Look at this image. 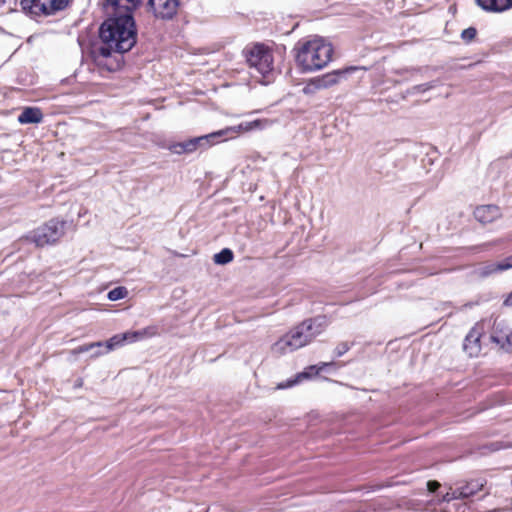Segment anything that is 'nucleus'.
I'll list each match as a JSON object with an SVG mask.
<instances>
[{"instance_id": "obj_6", "label": "nucleus", "mask_w": 512, "mask_h": 512, "mask_svg": "<svg viewBox=\"0 0 512 512\" xmlns=\"http://www.w3.org/2000/svg\"><path fill=\"white\" fill-rule=\"evenodd\" d=\"M368 68L364 66L347 65L324 74L309 78L305 81V85L302 88L304 95H313L318 90L328 89L342 81L347 80L348 77L358 70L366 71Z\"/></svg>"}, {"instance_id": "obj_24", "label": "nucleus", "mask_w": 512, "mask_h": 512, "mask_svg": "<svg viewBox=\"0 0 512 512\" xmlns=\"http://www.w3.org/2000/svg\"><path fill=\"white\" fill-rule=\"evenodd\" d=\"M325 366H335V362H319L317 364L309 365L299 372V375L302 380H310L318 376L322 372V368Z\"/></svg>"}, {"instance_id": "obj_16", "label": "nucleus", "mask_w": 512, "mask_h": 512, "mask_svg": "<svg viewBox=\"0 0 512 512\" xmlns=\"http://www.w3.org/2000/svg\"><path fill=\"white\" fill-rule=\"evenodd\" d=\"M499 216L500 209L493 204L478 206L474 211L475 219L482 224L492 223Z\"/></svg>"}, {"instance_id": "obj_18", "label": "nucleus", "mask_w": 512, "mask_h": 512, "mask_svg": "<svg viewBox=\"0 0 512 512\" xmlns=\"http://www.w3.org/2000/svg\"><path fill=\"white\" fill-rule=\"evenodd\" d=\"M481 332L476 328L472 327L470 331L465 336L464 342H463V349L465 352H467L470 356L477 355L481 350Z\"/></svg>"}, {"instance_id": "obj_21", "label": "nucleus", "mask_w": 512, "mask_h": 512, "mask_svg": "<svg viewBox=\"0 0 512 512\" xmlns=\"http://www.w3.org/2000/svg\"><path fill=\"white\" fill-rule=\"evenodd\" d=\"M72 0H42L41 14L45 17L65 10Z\"/></svg>"}, {"instance_id": "obj_28", "label": "nucleus", "mask_w": 512, "mask_h": 512, "mask_svg": "<svg viewBox=\"0 0 512 512\" xmlns=\"http://www.w3.org/2000/svg\"><path fill=\"white\" fill-rule=\"evenodd\" d=\"M460 36L465 43H471L477 36V29L474 26H469L462 30Z\"/></svg>"}, {"instance_id": "obj_19", "label": "nucleus", "mask_w": 512, "mask_h": 512, "mask_svg": "<svg viewBox=\"0 0 512 512\" xmlns=\"http://www.w3.org/2000/svg\"><path fill=\"white\" fill-rule=\"evenodd\" d=\"M476 4L484 11L502 13L512 9V0H475Z\"/></svg>"}, {"instance_id": "obj_33", "label": "nucleus", "mask_w": 512, "mask_h": 512, "mask_svg": "<svg viewBox=\"0 0 512 512\" xmlns=\"http://www.w3.org/2000/svg\"><path fill=\"white\" fill-rule=\"evenodd\" d=\"M439 84H440V80L436 79V80H431L429 82L424 83V86L426 87V91L428 92V91L436 88Z\"/></svg>"}, {"instance_id": "obj_38", "label": "nucleus", "mask_w": 512, "mask_h": 512, "mask_svg": "<svg viewBox=\"0 0 512 512\" xmlns=\"http://www.w3.org/2000/svg\"><path fill=\"white\" fill-rule=\"evenodd\" d=\"M505 343L512 347V330L505 336Z\"/></svg>"}, {"instance_id": "obj_29", "label": "nucleus", "mask_w": 512, "mask_h": 512, "mask_svg": "<svg viewBox=\"0 0 512 512\" xmlns=\"http://www.w3.org/2000/svg\"><path fill=\"white\" fill-rule=\"evenodd\" d=\"M354 345V342H340L333 350V354L335 357H342L345 353H347L351 347Z\"/></svg>"}, {"instance_id": "obj_40", "label": "nucleus", "mask_w": 512, "mask_h": 512, "mask_svg": "<svg viewBox=\"0 0 512 512\" xmlns=\"http://www.w3.org/2000/svg\"><path fill=\"white\" fill-rule=\"evenodd\" d=\"M474 305H475V303H474V302H467V303L464 305V307H466V308H471V307H473Z\"/></svg>"}, {"instance_id": "obj_10", "label": "nucleus", "mask_w": 512, "mask_h": 512, "mask_svg": "<svg viewBox=\"0 0 512 512\" xmlns=\"http://www.w3.org/2000/svg\"><path fill=\"white\" fill-rule=\"evenodd\" d=\"M268 119H254L252 121L241 122L238 125L227 126L221 129L224 141L234 139L237 135L264 129L268 124Z\"/></svg>"}, {"instance_id": "obj_30", "label": "nucleus", "mask_w": 512, "mask_h": 512, "mask_svg": "<svg viewBox=\"0 0 512 512\" xmlns=\"http://www.w3.org/2000/svg\"><path fill=\"white\" fill-rule=\"evenodd\" d=\"M510 447L509 445H505L503 441H493V442H490L488 445H487V448L492 451V452H495V451H500L502 449H506Z\"/></svg>"}, {"instance_id": "obj_25", "label": "nucleus", "mask_w": 512, "mask_h": 512, "mask_svg": "<svg viewBox=\"0 0 512 512\" xmlns=\"http://www.w3.org/2000/svg\"><path fill=\"white\" fill-rule=\"evenodd\" d=\"M212 260L216 265H227L234 260V252L232 249L224 247L213 255Z\"/></svg>"}, {"instance_id": "obj_12", "label": "nucleus", "mask_w": 512, "mask_h": 512, "mask_svg": "<svg viewBox=\"0 0 512 512\" xmlns=\"http://www.w3.org/2000/svg\"><path fill=\"white\" fill-rule=\"evenodd\" d=\"M189 140L191 144L190 146L192 147L194 152H203L216 144L225 142L221 129L212 131L208 134L189 137Z\"/></svg>"}, {"instance_id": "obj_1", "label": "nucleus", "mask_w": 512, "mask_h": 512, "mask_svg": "<svg viewBox=\"0 0 512 512\" xmlns=\"http://www.w3.org/2000/svg\"><path fill=\"white\" fill-rule=\"evenodd\" d=\"M77 42L83 54L101 71L116 72L125 65L124 55L138 43V27L134 15L111 11L97 30L79 34Z\"/></svg>"}, {"instance_id": "obj_8", "label": "nucleus", "mask_w": 512, "mask_h": 512, "mask_svg": "<svg viewBox=\"0 0 512 512\" xmlns=\"http://www.w3.org/2000/svg\"><path fill=\"white\" fill-rule=\"evenodd\" d=\"M119 347H122V341L120 338V334L118 333L114 334L106 341H96L80 345L72 350V354L79 355L86 352H92L91 357L94 358L107 354L110 351H113Z\"/></svg>"}, {"instance_id": "obj_35", "label": "nucleus", "mask_w": 512, "mask_h": 512, "mask_svg": "<svg viewBox=\"0 0 512 512\" xmlns=\"http://www.w3.org/2000/svg\"><path fill=\"white\" fill-rule=\"evenodd\" d=\"M83 384H84V380H83V378L78 377V378L74 381L73 389H79V388L83 387Z\"/></svg>"}, {"instance_id": "obj_39", "label": "nucleus", "mask_w": 512, "mask_h": 512, "mask_svg": "<svg viewBox=\"0 0 512 512\" xmlns=\"http://www.w3.org/2000/svg\"><path fill=\"white\" fill-rule=\"evenodd\" d=\"M413 96V93H408V89L401 93V99L405 100L407 97Z\"/></svg>"}, {"instance_id": "obj_11", "label": "nucleus", "mask_w": 512, "mask_h": 512, "mask_svg": "<svg viewBox=\"0 0 512 512\" xmlns=\"http://www.w3.org/2000/svg\"><path fill=\"white\" fill-rule=\"evenodd\" d=\"M332 319L326 314H319L304 319L301 323L309 338L313 341L317 336L321 335L331 324Z\"/></svg>"}, {"instance_id": "obj_31", "label": "nucleus", "mask_w": 512, "mask_h": 512, "mask_svg": "<svg viewBox=\"0 0 512 512\" xmlns=\"http://www.w3.org/2000/svg\"><path fill=\"white\" fill-rule=\"evenodd\" d=\"M426 92L427 91H426V87L424 86V83L417 84V85H414V86L408 88V93H413V95L424 94Z\"/></svg>"}, {"instance_id": "obj_27", "label": "nucleus", "mask_w": 512, "mask_h": 512, "mask_svg": "<svg viewBox=\"0 0 512 512\" xmlns=\"http://www.w3.org/2000/svg\"><path fill=\"white\" fill-rule=\"evenodd\" d=\"M303 380L301 379V376L299 375V372L295 374L294 376L286 379L285 381H282L277 384V389L284 390L291 388L299 383H301Z\"/></svg>"}, {"instance_id": "obj_2", "label": "nucleus", "mask_w": 512, "mask_h": 512, "mask_svg": "<svg viewBox=\"0 0 512 512\" xmlns=\"http://www.w3.org/2000/svg\"><path fill=\"white\" fill-rule=\"evenodd\" d=\"M294 61L300 73H312L325 68L332 60L334 48L331 43L318 37L298 41L293 48Z\"/></svg>"}, {"instance_id": "obj_4", "label": "nucleus", "mask_w": 512, "mask_h": 512, "mask_svg": "<svg viewBox=\"0 0 512 512\" xmlns=\"http://www.w3.org/2000/svg\"><path fill=\"white\" fill-rule=\"evenodd\" d=\"M242 55L247 65L254 68L263 77L260 84L265 86L270 84L269 76L274 70V57L271 49L264 43L256 42L251 46H246L242 50Z\"/></svg>"}, {"instance_id": "obj_5", "label": "nucleus", "mask_w": 512, "mask_h": 512, "mask_svg": "<svg viewBox=\"0 0 512 512\" xmlns=\"http://www.w3.org/2000/svg\"><path fill=\"white\" fill-rule=\"evenodd\" d=\"M67 224L63 219L52 218L25 234L23 240L37 248L54 245L64 235Z\"/></svg>"}, {"instance_id": "obj_26", "label": "nucleus", "mask_w": 512, "mask_h": 512, "mask_svg": "<svg viewBox=\"0 0 512 512\" xmlns=\"http://www.w3.org/2000/svg\"><path fill=\"white\" fill-rule=\"evenodd\" d=\"M128 295V290L124 286H116L113 289L109 290L107 293V299L110 301H118L126 298Z\"/></svg>"}, {"instance_id": "obj_13", "label": "nucleus", "mask_w": 512, "mask_h": 512, "mask_svg": "<svg viewBox=\"0 0 512 512\" xmlns=\"http://www.w3.org/2000/svg\"><path fill=\"white\" fill-rule=\"evenodd\" d=\"M512 269V254L496 262H488L479 267L475 273L481 279Z\"/></svg>"}, {"instance_id": "obj_23", "label": "nucleus", "mask_w": 512, "mask_h": 512, "mask_svg": "<svg viewBox=\"0 0 512 512\" xmlns=\"http://www.w3.org/2000/svg\"><path fill=\"white\" fill-rule=\"evenodd\" d=\"M41 3L42 0H20V7L26 16L35 19L43 16L41 14Z\"/></svg>"}, {"instance_id": "obj_7", "label": "nucleus", "mask_w": 512, "mask_h": 512, "mask_svg": "<svg viewBox=\"0 0 512 512\" xmlns=\"http://www.w3.org/2000/svg\"><path fill=\"white\" fill-rule=\"evenodd\" d=\"M312 343L308 334L301 323L293 327L289 332L283 335L276 343L275 347L282 353L295 351Z\"/></svg>"}, {"instance_id": "obj_41", "label": "nucleus", "mask_w": 512, "mask_h": 512, "mask_svg": "<svg viewBox=\"0 0 512 512\" xmlns=\"http://www.w3.org/2000/svg\"><path fill=\"white\" fill-rule=\"evenodd\" d=\"M6 3V0H0V7Z\"/></svg>"}, {"instance_id": "obj_22", "label": "nucleus", "mask_w": 512, "mask_h": 512, "mask_svg": "<svg viewBox=\"0 0 512 512\" xmlns=\"http://www.w3.org/2000/svg\"><path fill=\"white\" fill-rule=\"evenodd\" d=\"M428 71H437V68L436 67H429V66H425V67H404V68H398V69H393L392 70V73L396 74V75H399V76H404V75H409V77L403 79V80H395L394 81V84L397 85V84H401L403 81H407L409 80L410 78H413L414 75L416 74H424Z\"/></svg>"}, {"instance_id": "obj_20", "label": "nucleus", "mask_w": 512, "mask_h": 512, "mask_svg": "<svg viewBox=\"0 0 512 512\" xmlns=\"http://www.w3.org/2000/svg\"><path fill=\"white\" fill-rule=\"evenodd\" d=\"M190 140L189 137L185 138L181 141H171L166 140L163 142L160 147L162 149H167L172 154L176 155H188L194 153L192 147L190 146Z\"/></svg>"}, {"instance_id": "obj_3", "label": "nucleus", "mask_w": 512, "mask_h": 512, "mask_svg": "<svg viewBox=\"0 0 512 512\" xmlns=\"http://www.w3.org/2000/svg\"><path fill=\"white\" fill-rule=\"evenodd\" d=\"M486 483L487 481L485 478L478 477L466 481L456 488L442 486L437 480L427 481L426 486L429 493L432 494V502L449 503L452 500H464L473 497L479 491L484 489Z\"/></svg>"}, {"instance_id": "obj_36", "label": "nucleus", "mask_w": 512, "mask_h": 512, "mask_svg": "<svg viewBox=\"0 0 512 512\" xmlns=\"http://www.w3.org/2000/svg\"><path fill=\"white\" fill-rule=\"evenodd\" d=\"M491 341L503 347L504 342L502 341V338L491 335Z\"/></svg>"}, {"instance_id": "obj_32", "label": "nucleus", "mask_w": 512, "mask_h": 512, "mask_svg": "<svg viewBox=\"0 0 512 512\" xmlns=\"http://www.w3.org/2000/svg\"><path fill=\"white\" fill-rule=\"evenodd\" d=\"M439 84H440V80L436 79V80H431L429 82L424 83V86L426 87V91L428 92V91L436 88Z\"/></svg>"}, {"instance_id": "obj_9", "label": "nucleus", "mask_w": 512, "mask_h": 512, "mask_svg": "<svg viewBox=\"0 0 512 512\" xmlns=\"http://www.w3.org/2000/svg\"><path fill=\"white\" fill-rule=\"evenodd\" d=\"M146 5L156 19L172 21L178 14L181 0H148Z\"/></svg>"}, {"instance_id": "obj_17", "label": "nucleus", "mask_w": 512, "mask_h": 512, "mask_svg": "<svg viewBox=\"0 0 512 512\" xmlns=\"http://www.w3.org/2000/svg\"><path fill=\"white\" fill-rule=\"evenodd\" d=\"M43 112L37 106H25L17 117V121L22 125L39 124L43 120Z\"/></svg>"}, {"instance_id": "obj_14", "label": "nucleus", "mask_w": 512, "mask_h": 512, "mask_svg": "<svg viewBox=\"0 0 512 512\" xmlns=\"http://www.w3.org/2000/svg\"><path fill=\"white\" fill-rule=\"evenodd\" d=\"M119 334L122 346H124L155 336L157 334V328L155 326H147L138 330H127Z\"/></svg>"}, {"instance_id": "obj_34", "label": "nucleus", "mask_w": 512, "mask_h": 512, "mask_svg": "<svg viewBox=\"0 0 512 512\" xmlns=\"http://www.w3.org/2000/svg\"><path fill=\"white\" fill-rule=\"evenodd\" d=\"M503 306L505 307H512V291L508 293L503 300Z\"/></svg>"}, {"instance_id": "obj_15", "label": "nucleus", "mask_w": 512, "mask_h": 512, "mask_svg": "<svg viewBox=\"0 0 512 512\" xmlns=\"http://www.w3.org/2000/svg\"><path fill=\"white\" fill-rule=\"evenodd\" d=\"M142 5V0H102L104 10L111 8L112 11L134 15V11Z\"/></svg>"}, {"instance_id": "obj_37", "label": "nucleus", "mask_w": 512, "mask_h": 512, "mask_svg": "<svg viewBox=\"0 0 512 512\" xmlns=\"http://www.w3.org/2000/svg\"><path fill=\"white\" fill-rule=\"evenodd\" d=\"M337 369V364L335 363V366H325L322 368V372H331L335 371Z\"/></svg>"}]
</instances>
